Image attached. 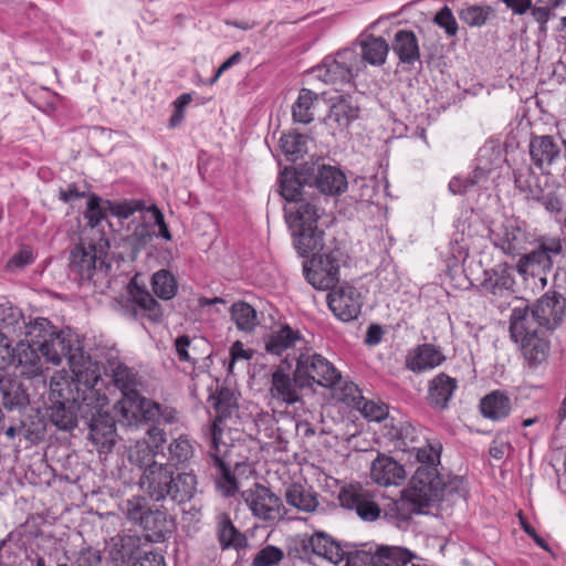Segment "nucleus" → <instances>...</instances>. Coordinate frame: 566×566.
Wrapping results in <instances>:
<instances>
[{
	"label": "nucleus",
	"instance_id": "nucleus-1",
	"mask_svg": "<svg viewBox=\"0 0 566 566\" xmlns=\"http://www.w3.org/2000/svg\"><path fill=\"white\" fill-rule=\"evenodd\" d=\"M9 311L8 316L2 317L3 327L12 328L27 336V340L33 342L45 359L53 365H60L63 359L67 360L69 367L75 379L83 385L88 379H97L101 376L96 361H93L81 347L76 336L71 332L57 331L51 322L43 317L27 323L19 311L12 308L2 310V313Z\"/></svg>",
	"mask_w": 566,
	"mask_h": 566
},
{
	"label": "nucleus",
	"instance_id": "nucleus-2",
	"mask_svg": "<svg viewBox=\"0 0 566 566\" xmlns=\"http://www.w3.org/2000/svg\"><path fill=\"white\" fill-rule=\"evenodd\" d=\"M399 434L405 450L416 452L419 465L411 478L406 500L395 501L389 505V510L384 511V517L390 521L407 518V514L401 512L407 502L413 505V511L420 512L432 502L442 501L457 491V485L453 482L447 483L438 471L440 453L428 443L423 447L417 446L420 434L413 426H402Z\"/></svg>",
	"mask_w": 566,
	"mask_h": 566
},
{
	"label": "nucleus",
	"instance_id": "nucleus-3",
	"mask_svg": "<svg viewBox=\"0 0 566 566\" xmlns=\"http://www.w3.org/2000/svg\"><path fill=\"white\" fill-rule=\"evenodd\" d=\"M155 452L149 444H137L129 458L144 469L139 486L155 502L171 501L184 504L193 499L197 493L198 479L193 471L178 472L168 470L164 463L154 460Z\"/></svg>",
	"mask_w": 566,
	"mask_h": 566
},
{
	"label": "nucleus",
	"instance_id": "nucleus-4",
	"mask_svg": "<svg viewBox=\"0 0 566 566\" xmlns=\"http://www.w3.org/2000/svg\"><path fill=\"white\" fill-rule=\"evenodd\" d=\"M103 385L80 389L82 406L81 420L88 428V438L102 451H111L116 443V421L109 412L108 397Z\"/></svg>",
	"mask_w": 566,
	"mask_h": 566
},
{
	"label": "nucleus",
	"instance_id": "nucleus-5",
	"mask_svg": "<svg viewBox=\"0 0 566 566\" xmlns=\"http://www.w3.org/2000/svg\"><path fill=\"white\" fill-rule=\"evenodd\" d=\"M102 386V378L88 379L87 382L80 385L78 381H71L64 377H52L49 385V418L52 424L59 430L71 431L76 426L80 417V407L82 398L80 389L85 387Z\"/></svg>",
	"mask_w": 566,
	"mask_h": 566
},
{
	"label": "nucleus",
	"instance_id": "nucleus-6",
	"mask_svg": "<svg viewBox=\"0 0 566 566\" xmlns=\"http://www.w3.org/2000/svg\"><path fill=\"white\" fill-rule=\"evenodd\" d=\"M345 264L344 253L335 248L314 256L304 263L307 282L316 290H332L339 282V270Z\"/></svg>",
	"mask_w": 566,
	"mask_h": 566
},
{
	"label": "nucleus",
	"instance_id": "nucleus-7",
	"mask_svg": "<svg viewBox=\"0 0 566 566\" xmlns=\"http://www.w3.org/2000/svg\"><path fill=\"white\" fill-rule=\"evenodd\" d=\"M361 61L354 49L338 51L335 56L324 59L315 69L317 78L332 85H344L360 71Z\"/></svg>",
	"mask_w": 566,
	"mask_h": 566
},
{
	"label": "nucleus",
	"instance_id": "nucleus-8",
	"mask_svg": "<svg viewBox=\"0 0 566 566\" xmlns=\"http://www.w3.org/2000/svg\"><path fill=\"white\" fill-rule=\"evenodd\" d=\"M296 382L312 388L314 385L328 387L335 385L338 371L319 354H301L296 359Z\"/></svg>",
	"mask_w": 566,
	"mask_h": 566
},
{
	"label": "nucleus",
	"instance_id": "nucleus-9",
	"mask_svg": "<svg viewBox=\"0 0 566 566\" xmlns=\"http://www.w3.org/2000/svg\"><path fill=\"white\" fill-rule=\"evenodd\" d=\"M70 274L80 284L93 283L96 285L99 279H103L109 265L96 255V249L90 244L76 245L70 254Z\"/></svg>",
	"mask_w": 566,
	"mask_h": 566
},
{
	"label": "nucleus",
	"instance_id": "nucleus-10",
	"mask_svg": "<svg viewBox=\"0 0 566 566\" xmlns=\"http://www.w3.org/2000/svg\"><path fill=\"white\" fill-rule=\"evenodd\" d=\"M119 422L126 426H139L154 420L159 415V405L143 397L137 390L125 391L117 402Z\"/></svg>",
	"mask_w": 566,
	"mask_h": 566
},
{
	"label": "nucleus",
	"instance_id": "nucleus-11",
	"mask_svg": "<svg viewBox=\"0 0 566 566\" xmlns=\"http://www.w3.org/2000/svg\"><path fill=\"white\" fill-rule=\"evenodd\" d=\"M241 497L255 518L268 522L281 517L282 500L269 488L255 483L252 488L244 490Z\"/></svg>",
	"mask_w": 566,
	"mask_h": 566
},
{
	"label": "nucleus",
	"instance_id": "nucleus-12",
	"mask_svg": "<svg viewBox=\"0 0 566 566\" xmlns=\"http://www.w3.org/2000/svg\"><path fill=\"white\" fill-rule=\"evenodd\" d=\"M279 185L281 196L290 202L307 198L315 199L314 185L307 166L300 169L284 168L280 174Z\"/></svg>",
	"mask_w": 566,
	"mask_h": 566
},
{
	"label": "nucleus",
	"instance_id": "nucleus-13",
	"mask_svg": "<svg viewBox=\"0 0 566 566\" xmlns=\"http://www.w3.org/2000/svg\"><path fill=\"white\" fill-rule=\"evenodd\" d=\"M340 505L355 511L365 522H375L381 515V509L374 501L373 494L360 485L344 488L338 495Z\"/></svg>",
	"mask_w": 566,
	"mask_h": 566
},
{
	"label": "nucleus",
	"instance_id": "nucleus-14",
	"mask_svg": "<svg viewBox=\"0 0 566 566\" xmlns=\"http://www.w3.org/2000/svg\"><path fill=\"white\" fill-rule=\"evenodd\" d=\"M560 138L551 135L533 136L528 151L532 164L543 174L551 175L552 169L560 160Z\"/></svg>",
	"mask_w": 566,
	"mask_h": 566
},
{
	"label": "nucleus",
	"instance_id": "nucleus-15",
	"mask_svg": "<svg viewBox=\"0 0 566 566\" xmlns=\"http://www.w3.org/2000/svg\"><path fill=\"white\" fill-rule=\"evenodd\" d=\"M535 317L547 332H554L564 322L566 298L558 292H546L533 304Z\"/></svg>",
	"mask_w": 566,
	"mask_h": 566
},
{
	"label": "nucleus",
	"instance_id": "nucleus-16",
	"mask_svg": "<svg viewBox=\"0 0 566 566\" xmlns=\"http://www.w3.org/2000/svg\"><path fill=\"white\" fill-rule=\"evenodd\" d=\"M327 304L337 318L349 322L360 314V293L352 285H343L328 293Z\"/></svg>",
	"mask_w": 566,
	"mask_h": 566
},
{
	"label": "nucleus",
	"instance_id": "nucleus-17",
	"mask_svg": "<svg viewBox=\"0 0 566 566\" xmlns=\"http://www.w3.org/2000/svg\"><path fill=\"white\" fill-rule=\"evenodd\" d=\"M308 168L311 181L314 185V196H336L347 189L346 176L338 168L327 165H322L316 170L314 166Z\"/></svg>",
	"mask_w": 566,
	"mask_h": 566
},
{
	"label": "nucleus",
	"instance_id": "nucleus-18",
	"mask_svg": "<svg viewBox=\"0 0 566 566\" xmlns=\"http://www.w3.org/2000/svg\"><path fill=\"white\" fill-rule=\"evenodd\" d=\"M306 388L296 382V371L294 370L293 378L287 374L283 367L279 366L271 376V386L269 392L275 400L286 405H293L301 400L300 390Z\"/></svg>",
	"mask_w": 566,
	"mask_h": 566
},
{
	"label": "nucleus",
	"instance_id": "nucleus-19",
	"mask_svg": "<svg viewBox=\"0 0 566 566\" xmlns=\"http://www.w3.org/2000/svg\"><path fill=\"white\" fill-rule=\"evenodd\" d=\"M406 476L405 468L391 457L378 454L371 462L370 479L379 485H399Z\"/></svg>",
	"mask_w": 566,
	"mask_h": 566
},
{
	"label": "nucleus",
	"instance_id": "nucleus-20",
	"mask_svg": "<svg viewBox=\"0 0 566 566\" xmlns=\"http://www.w3.org/2000/svg\"><path fill=\"white\" fill-rule=\"evenodd\" d=\"M359 105L353 96L338 95L337 101L334 102L329 108L328 115L325 117V123L333 130H344L349 124L358 118Z\"/></svg>",
	"mask_w": 566,
	"mask_h": 566
},
{
	"label": "nucleus",
	"instance_id": "nucleus-21",
	"mask_svg": "<svg viewBox=\"0 0 566 566\" xmlns=\"http://www.w3.org/2000/svg\"><path fill=\"white\" fill-rule=\"evenodd\" d=\"M514 268L506 262L496 264L484 271L483 289L495 296L514 293Z\"/></svg>",
	"mask_w": 566,
	"mask_h": 566
},
{
	"label": "nucleus",
	"instance_id": "nucleus-22",
	"mask_svg": "<svg viewBox=\"0 0 566 566\" xmlns=\"http://www.w3.org/2000/svg\"><path fill=\"white\" fill-rule=\"evenodd\" d=\"M303 551L305 554L311 552L316 556L324 557L333 564H338L346 556L340 544L324 532H316L303 541Z\"/></svg>",
	"mask_w": 566,
	"mask_h": 566
},
{
	"label": "nucleus",
	"instance_id": "nucleus-23",
	"mask_svg": "<svg viewBox=\"0 0 566 566\" xmlns=\"http://www.w3.org/2000/svg\"><path fill=\"white\" fill-rule=\"evenodd\" d=\"M176 353L181 361H189L192 365L203 361V367H209L211 357L210 344L203 338L190 339L188 335H182L175 340Z\"/></svg>",
	"mask_w": 566,
	"mask_h": 566
},
{
	"label": "nucleus",
	"instance_id": "nucleus-24",
	"mask_svg": "<svg viewBox=\"0 0 566 566\" xmlns=\"http://www.w3.org/2000/svg\"><path fill=\"white\" fill-rule=\"evenodd\" d=\"M210 448L211 450L209 451V465L216 486L222 493L223 496H232L239 490L238 480L235 475L232 473L230 467L218 454L219 450H216L211 443ZM217 449H219V446L217 447Z\"/></svg>",
	"mask_w": 566,
	"mask_h": 566
},
{
	"label": "nucleus",
	"instance_id": "nucleus-25",
	"mask_svg": "<svg viewBox=\"0 0 566 566\" xmlns=\"http://www.w3.org/2000/svg\"><path fill=\"white\" fill-rule=\"evenodd\" d=\"M294 202L297 205L294 211L285 209L290 227H317V220L323 212L321 196H315V199H300Z\"/></svg>",
	"mask_w": 566,
	"mask_h": 566
},
{
	"label": "nucleus",
	"instance_id": "nucleus-26",
	"mask_svg": "<svg viewBox=\"0 0 566 566\" xmlns=\"http://www.w3.org/2000/svg\"><path fill=\"white\" fill-rule=\"evenodd\" d=\"M542 326L538 318L535 317V310L532 306H517L512 310L510 316V334L512 339L518 342V338L538 334Z\"/></svg>",
	"mask_w": 566,
	"mask_h": 566
},
{
	"label": "nucleus",
	"instance_id": "nucleus-27",
	"mask_svg": "<svg viewBox=\"0 0 566 566\" xmlns=\"http://www.w3.org/2000/svg\"><path fill=\"white\" fill-rule=\"evenodd\" d=\"M0 394L2 405L7 410L21 411L30 403V396L27 388L15 377L0 376Z\"/></svg>",
	"mask_w": 566,
	"mask_h": 566
},
{
	"label": "nucleus",
	"instance_id": "nucleus-28",
	"mask_svg": "<svg viewBox=\"0 0 566 566\" xmlns=\"http://www.w3.org/2000/svg\"><path fill=\"white\" fill-rule=\"evenodd\" d=\"M15 357L22 375L28 378H33L42 373L43 356L40 348L33 342L27 340L25 335L18 344Z\"/></svg>",
	"mask_w": 566,
	"mask_h": 566
},
{
	"label": "nucleus",
	"instance_id": "nucleus-29",
	"mask_svg": "<svg viewBox=\"0 0 566 566\" xmlns=\"http://www.w3.org/2000/svg\"><path fill=\"white\" fill-rule=\"evenodd\" d=\"M209 401L217 410L218 416L216 420L209 426L207 434L209 442L217 450L218 441L222 436V430L219 428L218 421H221L223 417H227L230 413V409L235 406V399L229 389L221 388L209 397Z\"/></svg>",
	"mask_w": 566,
	"mask_h": 566
},
{
	"label": "nucleus",
	"instance_id": "nucleus-30",
	"mask_svg": "<svg viewBox=\"0 0 566 566\" xmlns=\"http://www.w3.org/2000/svg\"><path fill=\"white\" fill-rule=\"evenodd\" d=\"M391 49L401 64L412 66L420 61L418 38L410 30L397 31L391 42Z\"/></svg>",
	"mask_w": 566,
	"mask_h": 566
},
{
	"label": "nucleus",
	"instance_id": "nucleus-31",
	"mask_svg": "<svg viewBox=\"0 0 566 566\" xmlns=\"http://www.w3.org/2000/svg\"><path fill=\"white\" fill-rule=\"evenodd\" d=\"M293 234V244L297 253L305 258L314 254L324 247V231L317 227H290Z\"/></svg>",
	"mask_w": 566,
	"mask_h": 566
},
{
	"label": "nucleus",
	"instance_id": "nucleus-32",
	"mask_svg": "<svg viewBox=\"0 0 566 566\" xmlns=\"http://www.w3.org/2000/svg\"><path fill=\"white\" fill-rule=\"evenodd\" d=\"M494 244L506 254H516L523 249L525 232L515 221L509 220L502 227L493 231Z\"/></svg>",
	"mask_w": 566,
	"mask_h": 566
},
{
	"label": "nucleus",
	"instance_id": "nucleus-33",
	"mask_svg": "<svg viewBox=\"0 0 566 566\" xmlns=\"http://www.w3.org/2000/svg\"><path fill=\"white\" fill-rule=\"evenodd\" d=\"M553 269V259L545 254L539 248L534 249L530 253L523 254L517 263L516 271L525 280L528 276L535 277L546 275Z\"/></svg>",
	"mask_w": 566,
	"mask_h": 566
},
{
	"label": "nucleus",
	"instance_id": "nucleus-34",
	"mask_svg": "<svg viewBox=\"0 0 566 566\" xmlns=\"http://www.w3.org/2000/svg\"><path fill=\"white\" fill-rule=\"evenodd\" d=\"M146 532V537L153 543L165 542L172 531V521L161 510H149L140 524Z\"/></svg>",
	"mask_w": 566,
	"mask_h": 566
},
{
	"label": "nucleus",
	"instance_id": "nucleus-35",
	"mask_svg": "<svg viewBox=\"0 0 566 566\" xmlns=\"http://www.w3.org/2000/svg\"><path fill=\"white\" fill-rule=\"evenodd\" d=\"M195 455V448L187 436H179L171 440L168 444L167 463L168 470L172 469L178 472L186 469L187 464Z\"/></svg>",
	"mask_w": 566,
	"mask_h": 566
},
{
	"label": "nucleus",
	"instance_id": "nucleus-36",
	"mask_svg": "<svg viewBox=\"0 0 566 566\" xmlns=\"http://www.w3.org/2000/svg\"><path fill=\"white\" fill-rule=\"evenodd\" d=\"M457 388V380L443 373L437 375L429 382L428 401L430 406L446 409Z\"/></svg>",
	"mask_w": 566,
	"mask_h": 566
},
{
	"label": "nucleus",
	"instance_id": "nucleus-37",
	"mask_svg": "<svg viewBox=\"0 0 566 566\" xmlns=\"http://www.w3.org/2000/svg\"><path fill=\"white\" fill-rule=\"evenodd\" d=\"M217 536L223 551L228 548L239 551L247 546V537L233 525L227 513L217 516Z\"/></svg>",
	"mask_w": 566,
	"mask_h": 566
},
{
	"label": "nucleus",
	"instance_id": "nucleus-38",
	"mask_svg": "<svg viewBox=\"0 0 566 566\" xmlns=\"http://www.w3.org/2000/svg\"><path fill=\"white\" fill-rule=\"evenodd\" d=\"M357 43L361 51V63L380 66L386 62L390 46L384 38L369 34L358 39Z\"/></svg>",
	"mask_w": 566,
	"mask_h": 566
},
{
	"label": "nucleus",
	"instance_id": "nucleus-39",
	"mask_svg": "<svg viewBox=\"0 0 566 566\" xmlns=\"http://www.w3.org/2000/svg\"><path fill=\"white\" fill-rule=\"evenodd\" d=\"M417 558L407 548L400 546H378L371 557L370 566H406Z\"/></svg>",
	"mask_w": 566,
	"mask_h": 566
},
{
	"label": "nucleus",
	"instance_id": "nucleus-40",
	"mask_svg": "<svg viewBox=\"0 0 566 566\" xmlns=\"http://www.w3.org/2000/svg\"><path fill=\"white\" fill-rule=\"evenodd\" d=\"M444 359L443 355L431 344L419 345L407 357V367L412 371H422L434 368Z\"/></svg>",
	"mask_w": 566,
	"mask_h": 566
},
{
	"label": "nucleus",
	"instance_id": "nucleus-41",
	"mask_svg": "<svg viewBox=\"0 0 566 566\" xmlns=\"http://www.w3.org/2000/svg\"><path fill=\"white\" fill-rule=\"evenodd\" d=\"M511 399L500 390L490 392L480 402L482 415L493 421L506 418L511 412Z\"/></svg>",
	"mask_w": 566,
	"mask_h": 566
},
{
	"label": "nucleus",
	"instance_id": "nucleus-42",
	"mask_svg": "<svg viewBox=\"0 0 566 566\" xmlns=\"http://www.w3.org/2000/svg\"><path fill=\"white\" fill-rule=\"evenodd\" d=\"M302 340L300 331L293 329L289 325H284L273 331L265 338V350L269 354L281 355L287 348L294 347L296 343Z\"/></svg>",
	"mask_w": 566,
	"mask_h": 566
},
{
	"label": "nucleus",
	"instance_id": "nucleus-43",
	"mask_svg": "<svg viewBox=\"0 0 566 566\" xmlns=\"http://www.w3.org/2000/svg\"><path fill=\"white\" fill-rule=\"evenodd\" d=\"M524 358L530 365L537 366L543 363L549 352V342L538 334L521 337L518 342Z\"/></svg>",
	"mask_w": 566,
	"mask_h": 566
},
{
	"label": "nucleus",
	"instance_id": "nucleus-44",
	"mask_svg": "<svg viewBox=\"0 0 566 566\" xmlns=\"http://www.w3.org/2000/svg\"><path fill=\"white\" fill-rule=\"evenodd\" d=\"M514 176L516 186L523 191H528L548 212L562 213L563 202L555 192L543 193L541 189H533L530 179H524L522 172H515Z\"/></svg>",
	"mask_w": 566,
	"mask_h": 566
},
{
	"label": "nucleus",
	"instance_id": "nucleus-45",
	"mask_svg": "<svg viewBox=\"0 0 566 566\" xmlns=\"http://www.w3.org/2000/svg\"><path fill=\"white\" fill-rule=\"evenodd\" d=\"M285 499L289 505L303 512H314L318 506L317 494L300 483L286 489Z\"/></svg>",
	"mask_w": 566,
	"mask_h": 566
},
{
	"label": "nucleus",
	"instance_id": "nucleus-46",
	"mask_svg": "<svg viewBox=\"0 0 566 566\" xmlns=\"http://www.w3.org/2000/svg\"><path fill=\"white\" fill-rule=\"evenodd\" d=\"M130 293L133 302L144 312L150 322H161L164 316L163 307L147 290L135 286Z\"/></svg>",
	"mask_w": 566,
	"mask_h": 566
},
{
	"label": "nucleus",
	"instance_id": "nucleus-47",
	"mask_svg": "<svg viewBox=\"0 0 566 566\" xmlns=\"http://www.w3.org/2000/svg\"><path fill=\"white\" fill-rule=\"evenodd\" d=\"M19 422L21 424L22 438L25 440L30 441L31 443H39L44 439L46 432V423L38 410L22 415Z\"/></svg>",
	"mask_w": 566,
	"mask_h": 566
},
{
	"label": "nucleus",
	"instance_id": "nucleus-48",
	"mask_svg": "<svg viewBox=\"0 0 566 566\" xmlns=\"http://www.w3.org/2000/svg\"><path fill=\"white\" fill-rule=\"evenodd\" d=\"M151 290L157 297L169 301L177 294V280L170 271L161 269L151 276Z\"/></svg>",
	"mask_w": 566,
	"mask_h": 566
},
{
	"label": "nucleus",
	"instance_id": "nucleus-49",
	"mask_svg": "<svg viewBox=\"0 0 566 566\" xmlns=\"http://www.w3.org/2000/svg\"><path fill=\"white\" fill-rule=\"evenodd\" d=\"M327 388L332 389L333 396L337 400L348 406L360 408V405L363 402V396L360 394V390L354 382L343 380L339 373L338 379L336 380L335 385L328 386Z\"/></svg>",
	"mask_w": 566,
	"mask_h": 566
},
{
	"label": "nucleus",
	"instance_id": "nucleus-50",
	"mask_svg": "<svg viewBox=\"0 0 566 566\" xmlns=\"http://www.w3.org/2000/svg\"><path fill=\"white\" fill-rule=\"evenodd\" d=\"M317 95L311 90L302 88L298 97L292 107V115L295 122L308 124L314 119L313 106Z\"/></svg>",
	"mask_w": 566,
	"mask_h": 566
},
{
	"label": "nucleus",
	"instance_id": "nucleus-51",
	"mask_svg": "<svg viewBox=\"0 0 566 566\" xmlns=\"http://www.w3.org/2000/svg\"><path fill=\"white\" fill-rule=\"evenodd\" d=\"M138 554V547L132 537L122 538L111 552L112 560L116 566H134V563L140 557Z\"/></svg>",
	"mask_w": 566,
	"mask_h": 566
},
{
	"label": "nucleus",
	"instance_id": "nucleus-52",
	"mask_svg": "<svg viewBox=\"0 0 566 566\" xmlns=\"http://www.w3.org/2000/svg\"><path fill=\"white\" fill-rule=\"evenodd\" d=\"M230 312L231 318L241 331L252 332L258 325L256 311L245 302L234 303Z\"/></svg>",
	"mask_w": 566,
	"mask_h": 566
},
{
	"label": "nucleus",
	"instance_id": "nucleus-53",
	"mask_svg": "<svg viewBox=\"0 0 566 566\" xmlns=\"http://www.w3.org/2000/svg\"><path fill=\"white\" fill-rule=\"evenodd\" d=\"M493 14L494 9L490 6L471 4L459 11L460 20L474 28L483 27Z\"/></svg>",
	"mask_w": 566,
	"mask_h": 566
},
{
	"label": "nucleus",
	"instance_id": "nucleus-54",
	"mask_svg": "<svg viewBox=\"0 0 566 566\" xmlns=\"http://www.w3.org/2000/svg\"><path fill=\"white\" fill-rule=\"evenodd\" d=\"M283 154L289 161H296L306 153V138L301 134H286L280 139Z\"/></svg>",
	"mask_w": 566,
	"mask_h": 566
},
{
	"label": "nucleus",
	"instance_id": "nucleus-55",
	"mask_svg": "<svg viewBox=\"0 0 566 566\" xmlns=\"http://www.w3.org/2000/svg\"><path fill=\"white\" fill-rule=\"evenodd\" d=\"M108 371L111 373L116 387L122 390L123 396L125 395V391L136 390V375L126 365L122 363L111 364Z\"/></svg>",
	"mask_w": 566,
	"mask_h": 566
},
{
	"label": "nucleus",
	"instance_id": "nucleus-56",
	"mask_svg": "<svg viewBox=\"0 0 566 566\" xmlns=\"http://www.w3.org/2000/svg\"><path fill=\"white\" fill-rule=\"evenodd\" d=\"M150 507L148 506L147 500L144 496L136 495L128 499L124 505V513L127 520L134 524L140 526L145 515H147Z\"/></svg>",
	"mask_w": 566,
	"mask_h": 566
},
{
	"label": "nucleus",
	"instance_id": "nucleus-57",
	"mask_svg": "<svg viewBox=\"0 0 566 566\" xmlns=\"http://www.w3.org/2000/svg\"><path fill=\"white\" fill-rule=\"evenodd\" d=\"M501 160V149L493 144L483 145L478 153L476 164L480 170L492 171Z\"/></svg>",
	"mask_w": 566,
	"mask_h": 566
},
{
	"label": "nucleus",
	"instance_id": "nucleus-58",
	"mask_svg": "<svg viewBox=\"0 0 566 566\" xmlns=\"http://www.w3.org/2000/svg\"><path fill=\"white\" fill-rule=\"evenodd\" d=\"M153 235V228L143 221L135 226L133 232L127 237V241L134 250L140 251L151 241Z\"/></svg>",
	"mask_w": 566,
	"mask_h": 566
},
{
	"label": "nucleus",
	"instance_id": "nucleus-59",
	"mask_svg": "<svg viewBox=\"0 0 566 566\" xmlns=\"http://www.w3.org/2000/svg\"><path fill=\"white\" fill-rule=\"evenodd\" d=\"M105 205L107 206V211L120 219H127L134 212L142 211L144 209V203L139 200H124L120 202L106 200Z\"/></svg>",
	"mask_w": 566,
	"mask_h": 566
},
{
	"label": "nucleus",
	"instance_id": "nucleus-60",
	"mask_svg": "<svg viewBox=\"0 0 566 566\" xmlns=\"http://www.w3.org/2000/svg\"><path fill=\"white\" fill-rule=\"evenodd\" d=\"M284 558V552L273 545L260 549L253 557L252 566H274Z\"/></svg>",
	"mask_w": 566,
	"mask_h": 566
},
{
	"label": "nucleus",
	"instance_id": "nucleus-61",
	"mask_svg": "<svg viewBox=\"0 0 566 566\" xmlns=\"http://www.w3.org/2000/svg\"><path fill=\"white\" fill-rule=\"evenodd\" d=\"M433 22L444 30L446 34L449 38L455 36L458 33V22L451 11V9L447 6L441 8L434 15Z\"/></svg>",
	"mask_w": 566,
	"mask_h": 566
},
{
	"label": "nucleus",
	"instance_id": "nucleus-62",
	"mask_svg": "<svg viewBox=\"0 0 566 566\" xmlns=\"http://www.w3.org/2000/svg\"><path fill=\"white\" fill-rule=\"evenodd\" d=\"M102 200L96 195H91L87 201V209L85 212V218L87 219L88 226L92 228L96 227L102 219H104V211L107 210V206H101Z\"/></svg>",
	"mask_w": 566,
	"mask_h": 566
},
{
	"label": "nucleus",
	"instance_id": "nucleus-63",
	"mask_svg": "<svg viewBox=\"0 0 566 566\" xmlns=\"http://www.w3.org/2000/svg\"><path fill=\"white\" fill-rule=\"evenodd\" d=\"M359 409L366 418L374 421H381L388 413L386 406L377 405L364 398Z\"/></svg>",
	"mask_w": 566,
	"mask_h": 566
},
{
	"label": "nucleus",
	"instance_id": "nucleus-64",
	"mask_svg": "<svg viewBox=\"0 0 566 566\" xmlns=\"http://www.w3.org/2000/svg\"><path fill=\"white\" fill-rule=\"evenodd\" d=\"M101 562L99 551L88 547L78 552L75 566H99Z\"/></svg>",
	"mask_w": 566,
	"mask_h": 566
}]
</instances>
